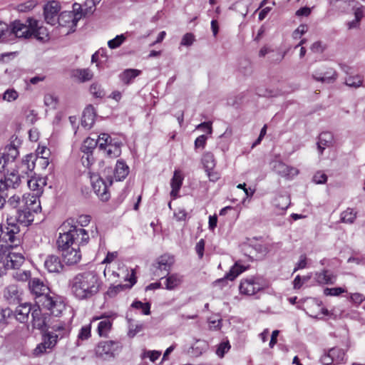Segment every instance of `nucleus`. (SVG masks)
Returning a JSON list of instances; mask_svg holds the SVG:
<instances>
[{
	"label": "nucleus",
	"mask_w": 365,
	"mask_h": 365,
	"mask_svg": "<svg viewBox=\"0 0 365 365\" xmlns=\"http://www.w3.org/2000/svg\"><path fill=\"white\" fill-rule=\"evenodd\" d=\"M118 348V343L114 341H101L96 348V354L104 359H110L114 356Z\"/></svg>",
	"instance_id": "obj_10"
},
{
	"label": "nucleus",
	"mask_w": 365,
	"mask_h": 365,
	"mask_svg": "<svg viewBox=\"0 0 365 365\" xmlns=\"http://www.w3.org/2000/svg\"><path fill=\"white\" fill-rule=\"evenodd\" d=\"M208 348V344L205 340L197 339L188 350V353L194 357L200 356Z\"/></svg>",
	"instance_id": "obj_31"
},
{
	"label": "nucleus",
	"mask_w": 365,
	"mask_h": 365,
	"mask_svg": "<svg viewBox=\"0 0 365 365\" xmlns=\"http://www.w3.org/2000/svg\"><path fill=\"white\" fill-rule=\"evenodd\" d=\"M262 288L260 280L253 277L242 279L239 287L240 293L248 296L255 294Z\"/></svg>",
	"instance_id": "obj_8"
},
{
	"label": "nucleus",
	"mask_w": 365,
	"mask_h": 365,
	"mask_svg": "<svg viewBox=\"0 0 365 365\" xmlns=\"http://www.w3.org/2000/svg\"><path fill=\"white\" fill-rule=\"evenodd\" d=\"M113 139L108 134L101 133L97 140L99 149L103 150L106 146L108 145L109 141H111Z\"/></svg>",
	"instance_id": "obj_53"
},
{
	"label": "nucleus",
	"mask_w": 365,
	"mask_h": 365,
	"mask_svg": "<svg viewBox=\"0 0 365 365\" xmlns=\"http://www.w3.org/2000/svg\"><path fill=\"white\" fill-rule=\"evenodd\" d=\"M28 287L31 294L34 297L36 304L39 303L40 299H43V297H46L51 292L45 282L38 277L31 279Z\"/></svg>",
	"instance_id": "obj_6"
},
{
	"label": "nucleus",
	"mask_w": 365,
	"mask_h": 365,
	"mask_svg": "<svg viewBox=\"0 0 365 365\" xmlns=\"http://www.w3.org/2000/svg\"><path fill=\"white\" fill-rule=\"evenodd\" d=\"M346 292V290L342 287H327L324 289V294L326 296H339L341 294L344 293Z\"/></svg>",
	"instance_id": "obj_55"
},
{
	"label": "nucleus",
	"mask_w": 365,
	"mask_h": 365,
	"mask_svg": "<svg viewBox=\"0 0 365 365\" xmlns=\"http://www.w3.org/2000/svg\"><path fill=\"white\" fill-rule=\"evenodd\" d=\"M7 203L10 207L16 208L19 206H21V205L23 202L22 199H21V197L19 195H14L13 196L9 198Z\"/></svg>",
	"instance_id": "obj_57"
},
{
	"label": "nucleus",
	"mask_w": 365,
	"mask_h": 365,
	"mask_svg": "<svg viewBox=\"0 0 365 365\" xmlns=\"http://www.w3.org/2000/svg\"><path fill=\"white\" fill-rule=\"evenodd\" d=\"M363 78L361 76L356 75L353 76H349L345 80L346 86L351 88H359L362 86Z\"/></svg>",
	"instance_id": "obj_47"
},
{
	"label": "nucleus",
	"mask_w": 365,
	"mask_h": 365,
	"mask_svg": "<svg viewBox=\"0 0 365 365\" xmlns=\"http://www.w3.org/2000/svg\"><path fill=\"white\" fill-rule=\"evenodd\" d=\"M98 145V141L95 138H87L82 143L81 150L83 153H92Z\"/></svg>",
	"instance_id": "obj_42"
},
{
	"label": "nucleus",
	"mask_w": 365,
	"mask_h": 365,
	"mask_svg": "<svg viewBox=\"0 0 365 365\" xmlns=\"http://www.w3.org/2000/svg\"><path fill=\"white\" fill-rule=\"evenodd\" d=\"M33 307L31 304L26 302L19 304L14 311V318L20 323L27 322Z\"/></svg>",
	"instance_id": "obj_16"
},
{
	"label": "nucleus",
	"mask_w": 365,
	"mask_h": 365,
	"mask_svg": "<svg viewBox=\"0 0 365 365\" xmlns=\"http://www.w3.org/2000/svg\"><path fill=\"white\" fill-rule=\"evenodd\" d=\"M314 279L319 285L334 284L336 282V276L327 269H323L316 272Z\"/></svg>",
	"instance_id": "obj_22"
},
{
	"label": "nucleus",
	"mask_w": 365,
	"mask_h": 365,
	"mask_svg": "<svg viewBox=\"0 0 365 365\" xmlns=\"http://www.w3.org/2000/svg\"><path fill=\"white\" fill-rule=\"evenodd\" d=\"M21 182V178L19 175L18 172L13 170L11 173H7L4 176V179L0 180V187H3L6 190L9 187L16 188ZM1 188H0L1 190Z\"/></svg>",
	"instance_id": "obj_17"
},
{
	"label": "nucleus",
	"mask_w": 365,
	"mask_h": 365,
	"mask_svg": "<svg viewBox=\"0 0 365 365\" xmlns=\"http://www.w3.org/2000/svg\"><path fill=\"white\" fill-rule=\"evenodd\" d=\"M40 305L33 307L31 312L32 326L34 328L44 331L49 327L50 317L47 314H43Z\"/></svg>",
	"instance_id": "obj_7"
},
{
	"label": "nucleus",
	"mask_w": 365,
	"mask_h": 365,
	"mask_svg": "<svg viewBox=\"0 0 365 365\" xmlns=\"http://www.w3.org/2000/svg\"><path fill=\"white\" fill-rule=\"evenodd\" d=\"M58 339V336L54 335L53 331H48L44 335L43 341L47 345L46 346L48 347V349H51L56 345Z\"/></svg>",
	"instance_id": "obj_50"
},
{
	"label": "nucleus",
	"mask_w": 365,
	"mask_h": 365,
	"mask_svg": "<svg viewBox=\"0 0 365 365\" xmlns=\"http://www.w3.org/2000/svg\"><path fill=\"white\" fill-rule=\"evenodd\" d=\"M273 170L279 175L284 178H292L299 173L294 167H290L281 161H276L273 165Z\"/></svg>",
	"instance_id": "obj_20"
},
{
	"label": "nucleus",
	"mask_w": 365,
	"mask_h": 365,
	"mask_svg": "<svg viewBox=\"0 0 365 365\" xmlns=\"http://www.w3.org/2000/svg\"><path fill=\"white\" fill-rule=\"evenodd\" d=\"M194 41V35L191 33H187L182 36L180 44L185 46H190L193 43Z\"/></svg>",
	"instance_id": "obj_59"
},
{
	"label": "nucleus",
	"mask_w": 365,
	"mask_h": 365,
	"mask_svg": "<svg viewBox=\"0 0 365 365\" xmlns=\"http://www.w3.org/2000/svg\"><path fill=\"white\" fill-rule=\"evenodd\" d=\"M332 140V135L329 132H324L319 135V140L317 142V147L320 154H322L323 150L326 147H329L331 145Z\"/></svg>",
	"instance_id": "obj_34"
},
{
	"label": "nucleus",
	"mask_w": 365,
	"mask_h": 365,
	"mask_svg": "<svg viewBox=\"0 0 365 365\" xmlns=\"http://www.w3.org/2000/svg\"><path fill=\"white\" fill-rule=\"evenodd\" d=\"M4 262V267L7 269H19L25 262V257L22 253L14 251L15 248H11Z\"/></svg>",
	"instance_id": "obj_11"
},
{
	"label": "nucleus",
	"mask_w": 365,
	"mask_h": 365,
	"mask_svg": "<svg viewBox=\"0 0 365 365\" xmlns=\"http://www.w3.org/2000/svg\"><path fill=\"white\" fill-rule=\"evenodd\" d=\"M130 284H117L115 286H111L108 288L106 294L109 297H114L116 296L118 293L120 292H122L126 289H130L135 283H136V279L134 275L133 271H132V273L130 274V277L129 279H128Z\"/></svg>",
	"instance_id": "obj_25"
},
{
	"label": "nucleus",
	"mask_w": 365,
	"mask_h": 365,
	"mask_svg": "<svg viewBox=\"0 0 365 365\" xmlns=\"http://www.w3.org/2000/svg\"><path fill=\"white\" fill-rule=\"evenodd\" d=\"M43 299L39 300L40 305L43 309L49 311L50 314L59 317L66 309V304L63 299L55 293L50 292Z\"/></svg>",
	"instance_id": "obj_4"
},
{
	"label": "nucleus",
	"mask_w": 365,
	"mask_h": 365,
	"mask_svg": "<svg viewBox=\"0 0 365 365\" xmlns=\"http://www.w3.org/2000/svg\"><path fill=\"white\" fill-rule=\"evenodd\" d=\"M202 163L205 171L212 170L215 167V160L214 155L210 152L205 153L202 158Z\"/></svg>",
	"instance_id": "obj_43"
},
{
	"label": "nucleus",
	"mask_w": 365,
	"mask_h": 365,
	"mask_svg": "<svg viewBox=\"0 0 365 365\" xmlns=\"http://www.w3.org/2000/svg\"><path fill=\"white\" fill-rule=\"evenodd\" d=\"M19 231V226L14 222H10L8 219L7 225H3L2 242L11 248H18L21 242Z\"/></svg>",
	"instance_id": "obj_5"
},
{
	"label": "nucleus",
	"mask_w": 365,
	"mask_h": 365,
	"mask_svg": "<svg viewBox=\"0 0 365 365\" xmlns=\"http://www.w3.org/2000/svg\"><path fill=\"white\" fill-rule=\"evenodd\" d=\"M173 263L174 258L169 255H163L159 257L157 259L155 264L153 265L155 268V274L157 276H160L161 274L160 272L163 271L168 272L170 270Z\"/></svg>",
	"instance_id": "obj_15"
},
{
	"label": "nucleus",
	"mask_w": 365,
	"mask_h": 365,
	"mask_svg": "<svg viewBox=\"0 0 365 365\" xmlns=\"http://www.w3.org/2000/svg\"><path fill=\"white\" fill-rule=\"evenodd\" d=\"M246 267L242 266L239 262H236L230 269L224 278L219 279L215 281L216 284L224 283L226 280L233 281L238 275L246 270Z\"/></svg>",
	"instance_id": "obj_27"
},
{
	"label": "nucleus",
	"mask_w": 365,
	"mask_h": 365,
	"mask_svg": "<svg viewBox=\"0 0 365 365\" xmlns=\"http://www.w3.org/2000/svg\"><path fill=\"white\" fill-rule=\"evenodd\" d=\"M16 221L24 226H29L34 220V215L26 208L21 207L17 211Z\"/></svg>",
	"instance_id": "obj_29"
},
{
	"label": "nucleus",
	"mask_w": 365,
	"mask_h": 365,
	"mask_svg": "<svg viewBox=\"0 0 365 365\" xmlns=\"http://www.w3.org/2000/svg\"><path fill=\"white\" fill-rule=\"evenodd\" d=\"M4 297L9 304H16L21 299V292L15 284H10L4 290Z\"/></svg>",
	"instance_id": "obj_19"
},
{
	"label": "nucleus",
	"mask_w": 365,
	"mask_h": 365,
	"mask_svg": "<svg viewBox=\"0 0 365 365\" xmlns=\"http://www.w3.org/2000/svg\"><path fill=\"white\" fill-rule=\"evenodd\" d=\"M14 318V311L10 308L2 309L0 317V322L3 324H9L10 319Z\"/></svg>",
	"instance_id": "obj_51"
},
{
	"label": "nucleus",
	"mask_w": 365,
	"mask_h": 365,
	"mask_svg": "<svg viewBox=\"0 0 365 365\" xmlns=\"http://www.w3.org/2000/svg\"><path fill=\"white\" fill-rule=\"evenodd\" d=\"M328 351L336 364H340L344 361L345 353L342 349L331 348Z\"/></svg>",
	"instance_id": "obj_44"
},
{
	"label": "nucleus",
	"mask_w": 365,
	"mask_h": 365,
	"mask_svg": "<svg viewBox=\"0 0 365 365\" xmlns=\"http://www.w3.org/2000/svg\"><path fill=\"white\" fill-rule=\"evenodd\" d=\"M307 26L305 24L299 25L297 29L293 32L292 36L294 38H299L302 35L307 31Z\"/></svg>",
	"instance_id": "obj_62"
},
{
	"label": "nucleus",
	"mask_w": 365,
	"mask_h": 365,
	"mask_svg": "<svg viewBox=\"0 0 365 365\" xmlns=\"http://www.w3.org/2000/svg\"><path fill=\"white\" fill-rule=\"evenodd\" d=\"M60 4L58 1H52L44 6V18L47 24L55 26L57 24Z\"/></svg>",
	"instance_id": "obj_13"
},
{
	"label": "nucleus",
	"mask_w": 365,
	"mask_h": 365,
	"mask_svg": "<svg viewBox=\"0 0 365 365\" xmlns=\"http://www.w3.org/2000/svg\"><path fill=\"white\" fill-rule=\"evenodd\" d=\"M61 253L63 261L68 265L76 264L81 259L80 245L72 247L70 250H64V252Z\"/></svg>",
	"instance_id": "obj_18"
},
{
	"label": "nucleus",
	"mask_w": 365,
	"mask_h": 365,
	"mask_svg": "<svg viewBox=\"0 0 365 365\" xmlns=\"http://www.w3.org/2000/svg\"><path fill=\"white\" fill-rule=\"evenodd\" d=\"M13 277L15 280L21 282H29L32 279L30 271L20 270L19 269L13 273Z\"/></svg>",
	"instance_id": "obj_45"
},
{
	"label": "nucleus",
	"mask_w": 365,
	"mask_h": 365,
	"mask_svg": "<svg viewBox=\"0 0 365 365\" xmlns=\"http://www.w3.org/2000/svg\"><path fill=\"white\" fill-rule=\"evenodd\" d=\"M44 267L51 273H59L63 270V265L58 256L51 255L46 258Z\"/></svg>",
	"instance_id": "obj_21"
},
{
	"label": "nucleus",
	"mask_w": 365,
	"mask_h": 365,
	"mask_svg": "<svg viewBox=\"0 0 365 365\" xmlns=\"http://www.w3.org/2000/svg\"><path fill=\"white\" fill-rule=\"evenodd\" d=\"M95 111L93 106H88L83 110L81 118V125L86 128H91L95 122Z\"/></svg>",
	"instance_id": "obj_28"
},
{
	"label": "nucleus",
	"mask_w": 365,
	"mask_h": 365,
	"mask_svg": "<svg viewBox=\"0 0 365 365\" xmlns=\"http://www.w3.org/2000/svg\"><path fill=\"white\" fill-rule=\"evenodd\" d=\"M30 19L28 18L25 23H22L19 20H16L9 25V31L17 38H28L31 36V29L30 28Z\"/></svg>",
	"instance_id": "obj_9"
},
{
	"label": "nucleus",
	"mask_w": 365,
	"mask_h": 365,
	"mask_svg": "<svg viewBox=\"0 0 365 365\" xmlns=\"http://www.w3.org/2000/svg\"><path fill=\"white\" fill-rule=\"evenodd\" d=\"M126 38L127 37L125 34L117 35L114 38L108 41V46L110 49H115L120 47L124 43Z\"/></svg>",
	"instance_id": "obj_46"
},
{
	"label": "nucleus",
	"mask_w": 365,
	"mask_h": 365,
	"mask_svg": "<svg viewBox=\"0 0 365 365\" xmlns=\"http://www.w3.org/2000/svg\"><path fill=\"white\" fill-rule=\"evenodd\" d=\"M121 143L115 139L109 141V143L102 150L110 158H116L121 154Z\"/></svg>",
	"instance_id": "obj_26"
},
{
	"label": "nucleus",
	"mask_w": 365,
	"mask_h": 365,
	"mask_svg": "<svg viewBox=\"0 0 365 365\" xmlns=\"http://www.w3.org/2000/svg\"><path fill=\"white\" fill-rule=\"evenodd\" d=\"M103 282L96 271H85L76 274L69 282L71 292L79 300H87L96 296Z\"/></svg>",
	"instance_id": "obj_1"
},
{
	"label": "nucleus",
	"mask_w": 365,
	"mask_h": 365,
	"mask_svg": "<svg viewBox=\"0 0 365 365\" xmlns=\"http://www.w3.org/2000/svg\"><path fill=\"white\" fill-rule=\"evenodd\" d=\"M91 336V324L83 326L78 334L76 346H80L81 342L88 340Z\"/></svg>",
	"instance_id": "obj_41"
},
{
	"label": "nucleus",
	"mask_w": 365,
	"mask_h": 365,
	"mask_svg": "<svg viewBox=\"0 0 365 365\" xmlns=\"http://www.w3.org/2000/svg\"><path fill=\"white\" fill-rule=\"evenodd\" d=\"M49 328L52 329L51 331L58 336V339H62L66 336L70 331L67 324L63 322H58L52 326L49 324Z\"/></svg>",
	"instance_id": "obj_33"
},
{
	"label": "nucleus",
	"mask_w": 365,
	"mask_h": 365,
	"mask_svg": "<svg viewBox=\"0 0 365 365\" xmlns=\"http://www.w3.org/2000/svg\"><path fill=\"white\" fill-rule=\"evenodd\" d=\"M81 162L83 166L88 168L94 162V158L92 153H83L81 157Z\"/></svg>",
	"instance_id": "obj_60"
},
{
	"label": "nucleus",
	"mask_w": 365,
	"mask_h": 365,
	"mask_svg": "<svg viewBox=\"0 0 365 365\" xmlns=\"http://www.w3.org/2000/svg\"><path fill=\"white\" fill-rule=\"evenodd\" d=\"M44 103L46 106L56 108L57 104V98L51 94H46L44 96Z\"/></svg>",
	"instance_id": "obj_58"
},
{
	"label": "nucleus",
	"mask_w": 365,
	"mask_h": 365,
	"mask_svg": "<svg viewBox=\"0 0 365 365\" xmlns=\"http://www.w3.org/2000/svg\"><path fill=\"white\" fill-rule=\"evenodd\" d=\"M83 15L81 5L74 4L72 11H63L59 14L57 24L59 26L68 28L67 34H68L71 31H75L77 23L82 19Z\"/></svg>",
	"instance_id": "obj_3"
},
{
	"label": "nucleus",
	"mask_w": 365,
	"mask_h": 365,
	"mask_svg": "<svg viewBox=\"0 0 365 365\" xmlns=\"http://www.w3.org/2000/svg\"><path fill=\"white\" fill-rule=\"evenodd\" d=\"M141 73V71L138 69L128 68L125 69L119 76L122 82L125 84H130Z\"/></svg>",
	"instance_id": "obj_36"
},
{
	"label": "nucleus",
	"mask_w": 365,
	"mask_h": 365,
	"mask_svg": "<svg viewBox=\"0 0 365 365\" xmlns=\"http://www.w3.org/2000/svg\"><path fill=\"white\" fill-rule=\"evenodd\" d=\"M320 361L322 365H332L335 364L331 357L329 351L325 352L320 358Z\"/></svg>",
	"instance_id": "obj_63"
},
{
	"label": "nucleus",
	"mask_w": 365,
	"mask_h": 365,
	"mask_svg": "<svg viewBox=\"0 0 365 365\" xmlns=\"http://www.w3.org/2000/svg\"><path fill=\"white\" fill-rule=\"evenodd\" d=\"M73 76L80 82L84 83L91 80L93 73L89 68H77L73 71Z\"/></svg>",
	"instance_id": "obj_35"
},
{
	"label": "nucleus",
	"mask_w": 365,
	"mask_h": 365,
	"mask_svg": "<svg viewBox=\"0 0 365 365\" xmlns=\"http://www.w3.org/2000/svg\"><path fill=\"white\" fill-rule=\"evenodd\" d=\"M183 179L184 177L181 171L179 170H175L170 180V186L172 188L170 195L173 199H175L178 197V193L182 185Z\"/></svg>",
	"instance_id": "obj_24"
},
{
	"label": "nucleus",
	"mask_w": 365,
	"mask_h": 365,
	"mask_svg": "<svg viewBox=\"0 0 365 365\" xmlns=\"http://www.w3.org/2000/svg\"><path fill=\"white\" fill-rule=\"evenodd\" d=\"M90 178L94 192L102 201H108L110 198V194L108 192V187L103 180L96 174L91 175Z\"/></svg>",
	"instance_id": "obj_12"
},
{
	"label": "nucleus",
	"mask_w": 365,
	"mask_h": 365,
	"mask_svg": "<svg viewBox=\"0 0 365 365\" xmlns=\"http://www.w3.org/2000/svg\"><path fill=\"white\" fill-rule=\"evenodd\" d=\"M19 97V93L14 88H9L2 95V100L7 102H13Z\"/></svg>",
	"instance_id": "obj_49"
},
{
	"label": "nucleus",
	"mask_w": 365,
	"mask_h": 365,
	"mask_svg": "<svg viewBox=\"0 0 365 365\" xmlns=\"http://www.w3.org/2000/svg\"><path fill=\"white\" fill-rule=\"evenodd\" d=\"M38 197V196L34 195H24L22 198V204L24 205L21 206V207L30 208Z\"/></svg>",
	"instance_id": "obj_54"
},
{
	"label": "nucleus",
	"mask_w": 365,
	"mask_h": 365,
	"mask_svg": "<svg viewBox=\"0 0 365 365\" xmlns=\"http://www.w3.org/2000/svg\"><path fill=\"white\" fill-rule=\"evenodd\" d=\"M312 78L322 83H331L336 78V71L332 68H327L325 71H323V76H318V72H314Z\"/></svg>",
	"instance_id": "obj_30"
},
{
	"label": "nucleus",
	"mask_w": 365,
	"mask_h": 365,
	"mask_svg": "<svg viewBox=\"0 0 365 365\" xmlns=\"http://www.w3.org/2000/svg\"><path fill=\"white\" fill-rule=\"evenodd\" d=\"M230 349V345L228 341L221 342L216 351V354L220 357H223L225 354L227 353Z\"/></svg>",
	"instance_id": "obj_56"
},
{
	"label": "nucleus",
	"mask_w": 365,
	"mask_h": 365,
	"mask_svg": "<svg viewBox=\"0 0 365 365\" xmlns=\"http://www.w3.org/2000/svg\"><path fill=\"white\" fill-rule=\"evenodd\" d=\"M207 139V138L205 135H201L198 136L195 140V148H203L206 144Z\"/></svg>",
	"instance_id": "obj_64"
},
{
	"label": "nucleus",
	"mask_w": 365,
	"mask_h": 365,
	"mask_svg": "<svg viewBox=\"0 0 365 365\" xmlns=\"http://www.w3.org/2000/svg\"><path fill=\"white\" fill-rule=\"evenodd\" d=\"M357 212L353 208L348 207L340 215V222L346 224H353L356 219Z\"/></svg>",
	"instance_id": "obj_40"
},
{
	"label": "nucleus",
	"mask_w": 365,
	"mask_h": 365,
	"mask_svg": "<svg viewBox=\"0 0 365 365\" xmlns=\"http://www.w3.org/2000/svg\"><path fill=\"white\" fill-rule=\"evenodd\" d=\"M63 232L59 233L56 240L58 250L60 252L70 250L72 247L86 245L89 240L88 232L83 228L73 225V220L69 219L60 227Z\"/></svg>",
	"instance_id": "obj_2"
},
{
	"label": "nucleus",
	"mask_w": 365,
	"mask_h": 365,
	"mask_svg": "<svg viewBox=\"0 0 365 365\" xmlns=\"http://www.w3.org/2000/svg\"><path fill=\"white\" fill-rule=\"evenodd\" d=\"M313 180L317 184H324L327 180V176L324 173L319 171L315 173Z\"/></svg>",
	"instance_id": "obj_61"
},
{
	"label": "nucleus",
	"mask_w": 365,
	"mask_h": 365,
	"mask_svg": "<svg viewBox=\"0 0 365 365\" xmlns=\"http://www.w3.org/2000/svg\"><path fill=\"white\" fill-rule=\"evenodd\" d=\"M132 307L137 309H141L143 314L148 315L150 313V304L148 302L143 303L140 301H134Z\"/></svg>",
	"instance_id": "obj_52"
},
{
	"label": "nucleus",
	"mask_w": 365,
	"mask_h": 365,
	"mask_svg": "<svg viewBox=\"0 0 365 365\" xmlns=\"http://www.w3.org/2000/svg\"><path fill=\"white\" fill-rule=\"evenodd\" d=\"M90 92L95 98H102L106 96L104 89L98 83H93L91 85Z\"/></svg>",
	"instance_id": "obj_48"
},
{
	"label": "nucleus",
	"mask_w": 365,
	"mask_h": 365,
	"mask_svg": "<svg viewBox=\"0 0 365 365\" xmlns=\"http://www.w3.org/2000/svg\"><path fill=\"white\" fill-rule=\"evenodd\" d=\"M30 28L31 29V36H34L38 41L46 42L49 39L47 29L41 26L37 20L30 19Z\"/></svg>",
	"instance_id": "obj_14"
},
{
	"label": "nucleus",
	"mask_w": 365,
	"mask_h": 365,
	"mask_svg": "<svg viewBox=\"0 0 365 365\" xmlns=\"http://www.w3.org/2000/svg\"><path fill=\"white\" fill-rule=\"evenodd\" d=\"M129 168L128 165L121 160H118L115 165L113 178L116 181H121L124 180L128 175Z\"/></svg>",
	"instance_id": "obj_32"
},
{
	"label": "nucleus",
	"mask_w": 365,
	"mask_h": 365,
	"mask_svg": "<svg viewBox=\"0 0 365 365\" xmlns=\"http://www.w3.org/2000/svg\"><path fill=\"white\" fill-rule=\"evenodd\" d=\"M112 316L101 315V317H96L95 319H102L98 325L97 331L100 336L106 337L108 336L110 331L111 330L113 325Z\"/></svg>",
	"instance_id": "obj_23"
},
{
	"label": "nucleus",
	"mask_w": 365,
	"mask_h": 365,
	"mask_svg": "<svg viewBox=\"0 0 365 365\" xmlns=\"http://www.w3.org/2000/svg\"><path fill=\"white\" fill-rule=\"evenodd\" d=\"M182 281V276L178 274H170L165 280V289L169 290L174 289L181 284Z\"/></svg>",
	"instance_id": "obj_38"
},
{
	"label": "nucleus",
	"mask_w": 365,
	"mask_h": 365,
	"mask_svg": "<svg viewBox=\"0 0 365 365\" xmlns=\"http://www.w3.org/2000/svg\"><path fill=\"white\" fill-rule=\"evenodd\" d=\"M273 205L279 210H286L290 205L289 197L287 195H279L274 199Z\"/></svg>",
	"instance_id": "obj_39"
},
{
	"label": "nucleus",
	"mask_w": 365,
	"mask_h": 365,
	"mask_svg": "<svg viewBox=\"0 0 365 365\" xmlns=\"http://www.w3.org/2000/svg\"><path fill=\"white\" fill-rule=\"evenodd\" d=\"M27 184L31 190L36 192L34 195L38 196L39 193H41V190L46 185V181L43 178H31L27 180Z\"/></svg>",
	"instance_id": "obj_37"
}]
</instances>
